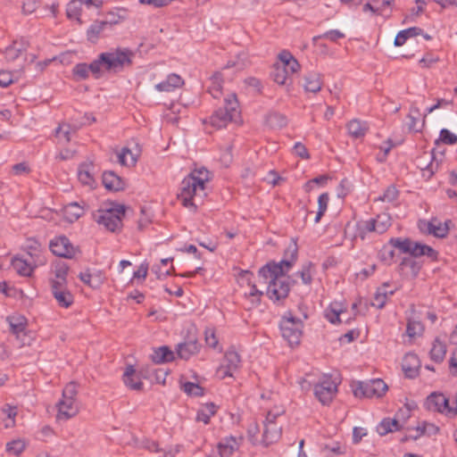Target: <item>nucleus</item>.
<instances>
[{"mask_svg":"<svg viewBox=\"0 0 457 457\" xmlns=\"http://www.w3.org/2000/svg\"><path fill=\"white\" fill-rule=\"evenodd\" d=\"M297 254V245L293 242L285 251L284 259L278 263H268L259 270L260 277L268 283L267 295L272 301H279L288 295L290 285L286 273L296 262Z\"/></svg>","mask_w":457,"mask_h":457,"instance_id":"1","label":"nucleus"},{"mask_svg":"<svg viewBox=\"0 0 457 457\" xmlns=\"http://www.w3.org/2000/svg\"><path fill=\"white\" fill-rule=\"evenodd\" d=\"M134 54L128 48H119L114 51L102 53L90 64L79 63L73 68V74L79 79H85L89 72L95 79L101 78L105 71L119 72L132 62Z\"/></svg>","mask_w":457,"mask_h":457,"instance_id":"2","label":"nucleus"},{"mask_svg":"<svg viewBox=\"0 0 457 457\" xmlns=\"http://www.w3.org/2000/svg\"><path fill=\"white\" fill-rule=\"evenodd\" d=\"M210 171L204 168L194 169L187 177L181 182L179 199L187 208L195 209L194 200L195 198L203 199L206 195V184L211 180Z\"/></svg>","mask_w":457,"mask_h":457,"instance_id":"3","label":"nucleus"},{"mask_svg":"<svg viewBox=\"0 0 457 457\" xmlns=\"http://www.w3.org/2000/svg\"><path fill=\"white\" fill-rule=\"evenodd\" d=\"M240 114L239 104L236 94L232 93L224 99V106L219 108L209 118V124L215 129L225 128Z\"/></svg>","mask_w":457,"mask_h":457,"instance_id":"4","label":"nucleus"},{"mask_svg":"<svg viewBox=\"0 0 457 457\" xmlns=\"http://www.w3.org/2000/svg\"><path fill=\"white\" fill-rule=\"evenodd\" d=\"M124 216L125 207L123 205L108 210H98L93 214L94 220L111 232L120 230Z\"/></svg>","mask_w":457,"mask_h":457,"instance_id":"5","label":"nucleus"},{"mask_svg":"<svg viewBox=\"0 0 457 457\" xmlns=\"http://www.w3.org/2000/svg\"><path fill=\"white\" fill-rule=\"evenodd\" d=\"M302 328V321L293 317L291 314L284 316L280 322L282 337L287 340L290 345H297L300 342Z\"/></svg>","mask_w":457,"mask_h":457,"instance_id":"6","label":"nucleus"},{"mask_svg":"<svg viewBox=\"0 0 457 457\" xmlns=\"http://www.w3.org/2000/svg\"><path fill=\"white\" fill-rule=\"evenodd\" d=\"M387 390L386 384L382 379H372L369 382H359L353 388L356 397H380Z\"/></svg>","mask_w":457,"mask_h":457,"instance_id":"7","label":"nucleus"},{"mask_svg":"<svg viewBox=\"0 0 457 457\" xmlns=\"http://www.w3.org/2000/svg\"><path fill=\"white\" fill-rule=\"evenodd\" d=\"M337 392V383L324 375L314 386V395L322 404H328Z\"/></svg>","mask_w":457,"mask_h":457,"instance_id":"8","label":"nucleus"},{"mask_svg":"<svg viewBox=\"0 0 457 457\" xmlns=\"http://www.w3.org/2000/svg\"><path fill=\"white\" fill-rule=\"evenodd\" d=\"M391 226V218L387 213H380L375 219L362 221L360 229L362 232H377L382 234Z\"/></svg>","mask_w":457,"mask_h":457,"instance_id":"9","label":"nucleus"},{"mask_svg":"<svg viewBox=\"0 0 457 457\" xmlns=\"http://www.w3.org/2000/svg\"><path fill=\"white\" fill-rule=\"evenodd\" d=\"M49 247L54 255L66 259L73 258L77 253V249L64 236L51 240Z\"/></svg>","mask_w":457,"mask_h":457,"instance_id":"10","label":"nucleus"},{"mask_svg":"<svg viewBox=\"0 0 457 457\" xmlns=\"http://www.w3.org/2000/svg\"><path fill=\"white\" fill-rule=\"evenodd\" d=\"M425 405L429 411L444 413L451 417L450 401L443 394L432 393L427 397Z\"/></svg>","mask_w":457,"mask_h":457,"instance_id":"11","label":"nucleus"},{"mask_svg":"<svg viewBox=\"0 0 457 457\" xmlns=\"http://www.w3.org/2000/svg\"><path fill=\"white\" fill-rule=\"evenodd\" d=\"M241 358L235 350H228L224 355V360L218 373L223 378L225 377H232L240 366Z\"/></svg>","mask_w":457,"mask_h":457,"instance_id":"12","label":"nucleus"},{"mask_svg":"<svg viewBox=\"0 0 457 457\" xmlns=\"http://www.w3.org/2000/svg\"><path fill=\"white\" fill-rule=\"evenodd\" d=\"M57 414L56 420L65 421L74 417L79 411V404L77 400H67L62 398L56 404Z\"/></svg>","mask_w":457,"mask_h":457,"instance_id":"13","label":"nucleus"},{"mask_svg":"<svg viewBox=\"0 0 457 457\" xmlns=\"http://www.w3.org/2000/svg\"><path fill=\"white\" fill-rule=\"evenodd\" d=\"M69 267L65 262H58L54 268V277L49 278L51 289L67 287Z\"/></svg>","mask_w":457,"mask_h":457,"instance_id":"14","label":"nucleus"},{"mask_svg":"<svg viewBox=\"0 0 457 457\" xmlns=\"http://www.w3.org/2000/svg\"><path fill=\"white\" fill-rule=\"evenodd\" d=\"M252 278L253 273L249 272L248 270H240L238 273V281L246 282L249 286H251L249 292L245 293V296L251 300L252 307H253L260 303L262 292L259 291L255 285H251Z\"/></svg>","mask_w":457,"mask_h":457,"instance_id":"15","label":"nucleus"},{"mask_svg":"<svg viewBox=\"0 0 457 457\" xmlns=\"http://www.w3.org/2000/svg\"><path fill=\"white\" fill-rule=\"evenodd\" d=\"M184 85V80L176 73L168 75L166 80L158 83L154 86L155 89L159 92L170 93Z\"/></svg>","mask_w":457,"mask_h":457,"instance_id":"16","label":"nucleus"},{"mask_svg":"<svg viewBox=\"0 0 457 457\" xmlns=\"http://www.w3.org/2000/svg\"><path fill=\"white\" fill-rule=\"evenodd\" d=\"M402 367L408 378H414L420 368V360L418 356L411 353L405 354L403 359Z\"/></svg>","mask_w":457,"mask_h":457,"instance_id":"17","label":"nucleus"},{"mask_svg":"<svg viewBox=\"0 0 457 457\" xmlns=\"http://www.w3.org/2000/svg\"><path fill=\"white\" fill-rule=\"evenodd\" d=\"M51 291L60 307L69 308L72 305L74 297L68 287H58V289L52 288Z\"/></svg>","mask_w":457,"mask_h":457,"instance_id":"18","label":"nucleus"},{"mask_svg":"<svg viewBox=\"0 0 457 457\" xmlns=\"http://www.w3.org/2000/svg\"><path fill=\"white\" fill-rule=\"evenodd\" d=\"M12 266L21 276L29 277L32 274L34 269L37 265H34V261H28L21 257L15 256L12 260Z\"/></svg>","mask_w":457,"mask_h":457,"instance_id":"19","label":"nucleus"},{"mask_svg":"<svg viewBox=\"0 0 457 457\" xmlns=\"http://www.w3.org/2000/svg\"><path fill=\"white\" fill-rule=\"evenodd\" d=\"M123 382L127 386L133 390H141L143 387L140 377L137 374L136 370L132 365L126 368L123 374Z\"/></svg>","mask_w":457,"mask_h":457,"instance_id":"20","label":"nucleus"},{"mask_svg":"<svg viewBox=\"0 0 457 457\" xmlns=\"http://www.w3.org/2000/svg\"><path fill=\"white\" fill-rule=\"evenodd\" d=\"M27 253L34 261V265H44L46 258L42 255L41 245L36 240H28L26 245Z\"/></svg>","mask_w":457,"mask_h":457,"instance_id":"21","label":"nucleus"},{"mask_svg":"<svg viewBox=\"0 0 457 457\" xmlns=\"http://www.w3.org/2000/svg\"><path fill=\"white\" fill-rule=\"evenodd\" d=\"M303 87L306 92L318 93L322 87L321 75L315 71L307 73L304 78Z\"/></svg>","mask_w":457,"mask_h":457,"instance_id":"22","label":"nucleus"},{"mask_svg":"<svg viewBox=\"0 0 457 457\" xmlns=\"http://www.w3.org/2000/svg\"><path fill=\"white\" fill-rule=\"evenodd\" d=\"M103 184L110 191H120L124 187L123 180L113 171L104 172Z\"/></svg>","mask_w":457,"mask_h":457,"instance_id":"23","label":"nucleus"},{"mask_svg":"<svg viewBox=\"0 0 457 457\" xmlns=\"http://www.w3.org/2000/svg\"><path fill=\"white\" fill-rule=\"evenodd\" d=\"M199 349L200 345L197 341L191 340L179 344L177 347V354L181 359L188 360L191 356L196 354L199 352Z\"/></svg>","mask_w":457,"mask_h":457,"instance_id":"24","label":"nucleus"},{"mask_svg":"<svg viewBox=\"0 0 457 457\" xmlns=\"http://www.w3.org/2000/svg\"><path fill=\"white\" fill-rule=\"evenodd\" d=\"M117 22L118 20H104L95 21L87 30L88 39L91 41L96 40L106 27H111Z\"/></svg>","mask_w":457,"mask_h":457,"instance_id":"25","label":"nucleus"},{"mask_svg":"<svg viewBox=\"0 0 457 457\" xmlns=\"http://www.w3.org/2000/svg\"><path fill=\"white\" fill-rule=\"evenodd\" d=\"M7 321L9 323L11 332L14 334L17 338H19L21 334H24L27 327V320L25 317L21 315H13L8 317Z\"/></svg>","mask_w":457,"mask_h":457,"instance_id":"26","label":"nucleus"},{"mask_svg":"<svg viewBox=\"0 0 457 457\" xmlns=\"http://www.w3.org/2000/svg\"><path fill=\"white\" fill-rule=\"evenodd\" d=\"M408 253H410L411 255V257H412V258L420 257V256H423V255H427L433 259L436 258V253L432 247H430L427 245L414 242L412 240H411V250L408 252Z\"/></svg>","mask_w":457,"mask_h":457,"instance_id":"27","label":"nucleus"},{"mask_svg":"<svg viewBox=\"0 0 457 457\" xmlns=\"http://www.w3.org/2000/svg\"><path fill=\"white\" fill-rule=\"evenodd\" d=\"M345 312L343 303L334 302L325 311L326 319L332 324L340 323V315Z\"/></svg>","mask_w":457,"mask_h":457,"instance_id":"28","label":"nucleus"},{"mask_svg":"<svg viewBox=\"0 0 457 457\" xmlns=\"http://www.w3.org/2000/svg\"><path fill=\"white\" fill-rule=\"evenodd\" d=\"M388 287V284H384L381 287L377 289L371 303L372 306H375L378 309H382L385 306L388 297L394 294L393 290L387 289Z\"/></svg>","mask_w":457,"mask_h":457,"instance_id":"29","label":"nucleus"},{"mask_svg":"<svg viewBox=\"0 0 457 457\" xmlns=\"http://www.w3.org/2000/svg\"><path fill=\"white\" fill-rule=\"evenodd\" d=\"M63 212L65 218L73 222L84 214V206L76 202L70 203L64 207Z\"/></svg>","mask_w":457,"mask_h":457,"instance_id":"30","label":"nucleus"},{"mask_svg":"<svg viewBox=\"0 0 457 457\" xmlns=\"http://www.w3.org/2000/svg\"><path fill=\"white\" fill-rule=\"evenodd\" d=\"M151 359L155 363L168 362L174 359V353L168 346H161L154 351Z\"/></svg>","mask_w":457,"mask_h":457,"instance_id":"31","label":"nucleus"},{"mask_svg":"<svg viewBox=\"0 0 457 457\" xmlns=\"http://www.w3.org/2000/svg\"><path fill=\"white\" fill-rule=\"evenodd\" d=\"M347 130L351 137L360 138L366 134L368 126L366 122H362L359 120H353L347 124Z\"/></svg>","mask_w":457,"mask_h":457,"instance_id":"32","label":"nucleus"},{"mask_svg":"<svg viewBox=\"0 0 457 457\" xmlns=\"http://www.w3.org/2000/svg\"><path fill=\"white\" fill-rule=\"evenodd\" d=\"M79 278L82 282L92 288H97L104 283V276L101 274V272L94 274L87 271L80 272Z\"/></svg>","mask_w":457,"mask_h":457,"instance_id":"33","label":"nucleus"},{"mask_svg":"<svg viewBox=\"0 0 457 457\" xmlns=\"http://www.w3.org/2000/svg\"><path fill=\"white\" fill-rule=\"evenodd\" d=\"M17 406H12L10 404H4L1 410V412L4 419V428H9L15 426H18L15 421V417L17 416Z\"/></svg>","mask_w":457,"mask_h":457,"instance_id":"34","label":"nucleus"},{"mask_svg":"<svg viewBox=\"0 0 457 457\" xmlns=\"http://www.w3.org/2000/svg\"><path fill=\"white\" fill-rule=\"evenodd\" d=\"M252 436H262V445L277 442L280 437V430H250Z\"/></svg>","mask_w":457,"mask_h":457,"instance_id":"35","label":"nucleus"},{"mask_svg":"<svg viewBox=\"0 0 457 457\" xmlns=\"http://www.w3.org/2000/svg\"><path fill=\"white\" fill-rule=\"evenodd\" d=\"M265 122L271 129H281L287 124V119L279 112H270L266 115Z\"/></svg>","mask_w":457,"mask_h":457,"instance_id":"36","label":"nucleus"},{"mask_svg":"<svg viewBox=\"0 0 457 457\" xmlns=\"http://www.w3.org/2000/svg\"><path fill=\"white\" fill-rule=\"evenodd\" d=\"M450 220H446L442 223L437 220H432L427 224L428 231L438 237H444L448 232V223Z\"/></svg>","mask_w":457,"mask_h":457,"instance_id":"37","label":"nucleus"},{"mask_svg":"<svg viewBox=\"0 0 457 457\" xmlns=\"http://www.w3.org/2000/svg\"><path fill=\"white\" fill-rule=\"evenodd\" d=\"M237 446L238 443L235 437L226 438L218 445L220 455L221 457H229Z\"/></svg>","mask_w":457,"mask_h":457,"instance_id":"38","label":"nucleus"},{"mask_svg":"<svg viewBox=\"0 0 457 457\" xmlns=\"http://www.w3.org/2000/svg\"><path fill=\"white\" fill-rule=\"evenodd\" d=\"M94 170V166L92 163H83L79 167L78 170V178L79 181L84 185H92L94 182V178L92 175V171Z\"/></svg>","mask_w":457,"mask_h":457,"instance_id":"39","label":"nucleus"},{"mask_svg":"<svg viewBox=\"0 0 457 457\" xmlns=\"http://www.w3.org/2000/svg\"><path fill=\"white\" fill-rule=\"evenodd\" d=\"M421 31V29L417 27L403 29L396 35L394 44L395 46H402L408 38L420 35Z\"/></svg>","mask_w":457,"mask_h":457,"instance_id":"40","label":"nucleus"},{"mask_svg":"<svg viewBox=\"0 0 457 457\" xmlns=\"http://www.w3.org/2000/svg\"><path fill=\"white\" fill-rule=\"evenodd\" d=\"M401 413H403V415L405 414L406 417L410 416L409 410L401 411L400 412L396 413L395 418L383 419L378 425V428H391V427H395V428H402L403 424L401 423Z\"/></svg>","mask_w":457,"mask_h":457,"instance_id":"41","label":"nucleus"},{"mask_svg":"<svg viewBox=\"0 0 457 457\" xmlns=\"http://www.w3.org/2000/svg\"><path fill=\"white\" fill-rule=\"evenodd\" d=\"M216 411L217 406L212 403H208L198 411L195 419L197 421H202L204 425H207L211 416L214 415Z\"/></svg>","mask_w":457,"mask_h":457,"instance_id":"42","label":"nucleus"},{"mask_svg":"<svg viewBox=\"0 0 457 457\" xmlns=\"http://www.w3.org/2000/svg\"><path fill=\"white\" fill-rule=\"evenodd\" d=\"M446 353V346L440 340L436 339L430 350V357L433 361L440 362L444 360Z\"/></svg>","mask_w":457,"mask_h":457,"instance_id":"43","label":"nucleus"},{"mask_svg":"<svg viewBox=\"0 0 457 457\" xmlns=\"http://www.w3.org/2000/svg\"><path fill=\"white\" fill-rule=\"evenodd\" d=\"M403 271L407 270L411 276L416 277L420 270V265L412 257H405L400 263Z\"/></svg>","mask_w":457,"mask_h":457,"instance_id":"44","label":"nucleus"},{"mask_svg":"<svg viewBox=\"0 0 457 457\" xmlns=\"http://www.w3.org/2000/svg\"><path fill=\"white\" fill-rule=\"evenodd\" d=\"M272 78L276 83L279 85H287L289 78V71H287L285 66L276 64L272 71Z\"/></svg>","mask_w":457,"mask_h":457,"instance_id":"45","label":"nucleus"},{"mask_svg":"<svg viewBox=\"0 0 457 457\" xmlns=\"http://www.w3.org/2000/svg\"><path fill=\"white\" fill-rule=\"evenodd\" d=\"M81 6V2L79 0H71L66 7L67 17L69 19H74L80 23Z\"/></svg>","mask_w":457,"mask_h":457,"instance_id":"46","label":"nucleus"},{"mask_svg":"<svg viewBox=\"0 0 457 457\" xmlns=\"http://www.w3.org/2000/svg\"><path fill=\"white\" fill-rule=\"evenodd\" d=\"M222 88V78L220 73H215L211 78V86L209 87V92L214 98H219L221 96Z\"/></svg>","mask_w":457,"mask_h":457,"instance_id":"47","label":"nucleus"},{"mask_svg":"<svg viewBox=\"0 0 457 457\" xmlns=\"http://www.w3.org/2000/svg\"><path fill=\"white\" fill-rule=\"evenodd\" d=\"M314 266L312 262H308L303 265L301 270L295 273L296 276H299L302 279V282L304 285H310L312 281Z\"/></svg>","mask_w":457,"mask_h":457,"instance_id":"48","label":"nucleus"},{"mask_svg":"<svg viewBox=\"0 0 457 457\" xmlns=\"http://www.w3.org/2000/svg\"><path fill=\"white\" fill-rule=\"evenodd\" d=\"M389 245L403 253H408L411 250V240L410 238L393 237L389 240Z\"/></svg>","mask_w":457,"mask_h":457,"instance_id":"49","label":"nucleus"},{"mask_svg":"<svg viewBox=\"0 0 457 457\" xmlns=\"http://www.w3.org/2000/svg\"><path fill=\"white\" fill-rule=\"evenodd\" d=\"M24 50V46L22 44H18L16 41L8 47H6L4 54L7 61H14L16 60L21 52Z\"/></svg>","mask_w":457,"mask_h":457,"instance_id":"50","label":"nucleus"},{"mask_svg":"<svg viewBox=\"0 0 457 457\" xmlns=\"http://www.w3.org/2000/svg\"><path fill=\"white\" fill-rule=\"evenodd\" d=\"M118 159L119 162L125 166H133L137 162V158L129 148H123L118 154Z\"/></svg>","mask_w":457,"mask_h":457,"instance_id":"51","label":"nucleus"},{"mask_svg":"<svg viewBox=\"0 0 457 457\" xmlns=\"http://www.w3.org/2000/svg\"><path fill=\"white\" fill-rule=\"evenodd\" d=\"M72 128L70 124H62L55 129V136L60 142L68 143L71 141Z\"/></svg>","mask_w":457,"mask_h":457,"instance_id":"52","label":"nucleus"},{"mask_svg":"<svg viewBox=\"0 0 457 457\" xmlns=\"http://www.w3.org/2000/svg\"><path fill=\"white\" fill-rule=\"evenodd\" d=\"M181 388L188 395L200 396L204 395V388L193 382L183 383Z\"/></svg>","mask_w":457,"mask_h":457,"instance_id":"53","label":"nucleus"},{"mask_svg":"<svg viewBox=\"0 0 457 457\" xmlns=\"http://www.w3.org/2000/svg\"><path fill=\"white\" fill-rule=\"evenodd\" d=\"M423 332V325L420 321L409 320L406 328V334L409 337L413 338L420 336Z\"/></svg>","mask_w":457,"mask_h":457,"instance_id":"54","label":"nucleus"},{"mask_svg":"<svg viewBox=\"0 0 457 457\" xmlns=\"http://www.w3.org/2000/svg\"><path fill=\"white\" fill-rule=\"evenodd\" d=\"M439 141L446 145H454L457 143V136L447 129H441L439 138L436 140V143L438 144Z\"/></svg>","mask_w":457,"mask_h":457,"instance_id":"55","label":"nucleus"},{"mask_svg":"<svg viewBox=\"0 0 457 457\" xmlns=\"http://www.w3.org/2000/svg\"><path fill=\"white\" fill-rule=\"evenodd\" d=\"M344 37H345V34L344 33H342L338 29H332V30H329V31H327V32L323 33L322 35L315 36L312 38V40L314 42H316L319 39L326 38V39H328V40H330L332 42H337L338 39L344 38Z\"/></svg>","mask_w":457,"mask_h":457,"instance_id":"56","label":"nucleus"},{"mask_svg":"<svg viewBox=\"0 0 457 457\" xmlns=\"http://www.w3.org/2000/svg\"><path fill=\"white\" fill-rule=\"evenodd\" d=\"M26 447V442L21 439H16L7 444L6 449L10 453L18 455Z\"/></svg>","mask_w":457,"mask_h":457,"instance_id":"57","label":"nucleus"},{"mask_svg":"<svg viewBox=\"0 0 457 457\" xmlns=\"http://www.w3.org/2000/svg\"><path fill=\"white\" fill-rule=\"evenodd\" d=\"M78 394L77 385L74 382H70L66 385V386L62 390L63 399L69 400H76V395Z\"/></svg>","mask_w":457,"mask_h":457,"instance_id":"58","label":"nucleus"},{"mask_svg":"<svg viewBox=\"0 0 457 457\" xmlns=\"http://www.w3.org/2000/svg\"><path fill=\"white\" fill-rule=\"evenodd\" d=\"M398 196V191L395 187H389L384 192L383 195L379 197V200L383 202H393Z\"/></svg>","mask_w":457,"mask_h":457,"instance_id":"59","label":"nucleus"},{"mask_svg":"<svg viewBox=\"0 0 457 457\" xmlns=\"http://www.w3.org/2000/svg\"><path fill=\"white\" fill-rule=\"evenodd\" d=\"M13 82V76L11 72L1 71H0V87H6Z\"/></svg>","mask_w":457,"mask_h":457,"instance_id":"60","label":"nucleus"},{"mask_svg":"<svg viewBox=\"0 0 457 457\" xmlns=\"http://www.w3.org/2000/svg\"><path fill=\"white\" fill-rule=\"evenodd\" d=\"M395 257V251L387 246H384L380 252V258L382 261L391 263Z\"/></svg>","mask_w":457,"mask_h":457,"instance_id":"61","label":"nucleus"},{"mask_svg":"<svg viewBox=\"0 0 457 457\" xmlns=\"http://www.w3.org/2000/svg\"><path fill=\"white\" fill-rule=\"evenodd\" d=\"M12 170L14 175H22V174L29 173L30 169L26 162H20V163L14 164L12 167Z\"/></svg>","mask_w":457,"mask_h":457,"instance_id":"62","label":"nucleus"},{"mask_svg":"<svg viewBox=\"0 0 457 457\" xmlns=\"http://www.w3.org/2000/svg\"><path fill=\"white\" fill-rule=\"evenodd\" d=\"M449 371L452 375L457 376V348H455L449 359Z\"/></svg>","mask_w":457,"mask_h":457,"instance_id":"63","label":"nucleus"},{"mask_svg":"<svg viewBox=\"0 0 457 457\" xmlns=\"http://www.w3.org/2000/svg\"><path fill=\"white\" fill-rule=\"evenodd\" d=\"M205 342L212 348H215L217 346L218 339L212 329H208L205 331Z\"/></svg>","mask_w":457,"mask_h":457,"instance_id":"64","label":"nucleus"}]
</instances>
